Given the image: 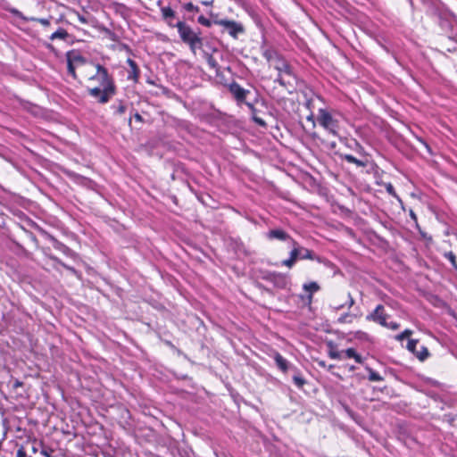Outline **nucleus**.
Instances as JSON below:
<instances>
[{"instance_id": "obj_1", "label": "nucleus", "mask_w": 457, "mask_h": 457, "mask_svg": "<svg viewBox=\"0 0 457 457\" xmlns=\"http://www.w3.org/2000/svg\"><path fill=\"white\" fill-rule=\"evenodd\" d=\"M96 69V74L92 75L89 80L96 81L98 86L88 88V94L96 98L100 104H106L116 94V87L106 68L97 63Z\"/></svg>"}, {"instance_id": "obj_2", "label": "nucleus", "mask_w": 457, "mask_h": 457, "mask_svg": "<svg viewBox=\"0 0 457 457\" xmlns=\"http://www.w3.org/2000/svg\"><path fill=\"white\" fill-rule=\"evenodd\" d=\"M268 60L273 62L274 68L278 72L275 82L278 83L284 87L292 86L293 81L295 79V76L290 64L284 58L278 54H276L274 57L269 56Z\"/></svg>"}, {"instance_id": "obj_3", "label": "nucleus", "mask_w": 457, "mask_h": 457, "mask_svg": "<svg viewBox=\"0 0 457 457\" xmlns=\"http://www.w3.org/2000/svg\"><path fill=\"white\" fill-rule=\"evenodd\" d=\"M181 40L187 44L193 53L203 46V40L200 37V33L195 32L187 24L183 21H179L175 25Z\"/></svg>"}, {"instance_id": "obj_4", "label": "nucleus", "mask_w": 457, "mask_h": 457, "mask_svg": "<svg viewBox=\"0 0 457 457\" xmlns=\"http://www.w3.org/2000/svg\"><path fill=\"white\" fill-rule=\"evenodd\" d=\"M317 120L328 133L335 137L338 136V121L326 109L319 110Z\"/></svg>"}, {"instance_id": "obj_5", "label": "nucleus", "mask_w": 457, "mask_h": 457, "mask_svg": "<svg viewBox=\"0 0 457 457\" xmlns=\"http://www.w3.org/2000/svg\"><path fill=\"white\" fill-rule=\"evenodd\" d=\"M228 90L237 104H246L247 96L251 94L250 90L245 89L237 82L233 81L228 85Z\"/></svg>"}, {"instance_id": "obj_6", "label": "nucleus", "mask_w": 457, "mask_h": 457, "mask_svg": "<svg viewBox=\"0 0 457 457\" xmlns=\"http://www.w3.org/2000/svg\"><path fill=\"white\" fill-rule=\"evenodd\" d=\"M388 316L389 315L385 311V307L382 304H378L372 312L366 316V320L383 326L386 325Z\"/></svg>"}, {"instance_id": "obj_7", "label": "nucleus", "mask_w": 457, "mask_h": 457, "mask_svg": "<svg viewBox=\"0 0 457 457\" xmlns=\"http://www.w3.org/2000/svg\"><path fill=\"white\" fill-rule=\"evenodd\" d=\"M214 23L224 27L228 30V34L233 37H237L238 33L244 31L243 27L234 21L218 20L215 21Z\"/></svg>"}, {"instance_id": "obj_8", "label": "nucleus", "mask_w": 457, "mask_h": 457, "mask_svg": "<svg viewBox=\"0 0 457 457\" xmlns=\"http://www.w3.org/2000/svg\"><path fill=\"white\" fill-rule=\"evenodd\" d=\"M266 279L279 289H285L290 284L289 278L282 273H270L267 276Z\"/></svg>"}, {"instance_id": "obj_9", "label": "nucleus", "mask_w": 457, "mask_h": 457, "mask_svg": "<svg viewBox=\"0 0 457 457\" xmlns=\"http://www.w3.org/2000/svg\"><path fill=\"white\" fill-rule=\"evenodd\" d=\"M292 250L289 254V258L282 261V265L287 268H292L295 262L300 259V252L298 250V243L295 239H291Z\"/></svg>"}, {"instance_id": "obj_10", "label": "nucleus", "mask_w": 457, "mask_h": 457, "mask_svg": "<svg viewBox=\"0 0 457 457\" xmlns=\"http://www.w3.org/2000/svg\"><path fill=\"white\" fill-rule=\"evenodd\" d=\"M266 238L269 240L288 241L291 244L293 239L288 233L282 228L270 229L266 233Z\"/></svg>"}, {"instance_id": "obj_11", "label": "nucleus", "mask_w": 457, "mask_h": 457, "mask_svg": "<svg viewBox=\"0 0 457 457\" xmlns=\"http://www.w3.org/2000/svg\"><path fill=\"white\" fill-rule=\"evenodd\" d=\"M46 237L52 243L53 246L63 254L67 256H72L74 254L73 251L70 247L57 240L54 236L46 234Z\"/></svg>"}, {"instance_id": "obj_12", "label": "nucleus", "mask_w": 457, "mask_h": 457, "mask_svg": "<svg viewBox=\"0 0 457 457\" xmlns=\"http://www.w3.org/2000/svg\"><path fill=\"white\" fill-rule=\"evenodd\" d=\"M258 94H256L254 99L252 101V102H248L245 104V105L249 108V110L251 111L252 112V118L253 120V121L262 126V127H265L266 126V122L260 117H258L256 115V108H255V104L258 103Z\"/></svg>"}, {"instance_id": "obj_13", "label": "nucleus", "mask_w": 457, "mask_h": 457, "mask_svg": "<svg viewBox=\"0 0 457 457\" xmlns=\"http://www.w3.org/2000/svg\"><path fill=\"white\" fill-rule=\"evenodd\" d=\"M298 250L300 252V260H305V259H308V260H315L319 262H321V258L318 255H316L313 251L308 249V248H305L303 246H301L299 244H298Z\"/></svg>"}, {"instance_id": "obj_14", "label": "nucleus", "mask_w": 457, "mask_h": 457, "mask_svg": "<svg viewBox=\"0 0 457 457\" xmlns=\"http://www.w3.org/2000/svg\"><path fill=\"white\" fill-rule=\"evenodd\" d=\"M66 59L67 62H71L75 65L83 64L85 62V58L78 51L75 50L69 51L66 54Z\"/></svg>"}, {"instance_id": "obj_15", "label": "nucleus", "mask_w": 457, "mask_h": 457, "mask_svg": "<svg viewBox=\"0 0 457 457\" xmlns=\"http://www.w3.org/2000/svg\"><path fill=\"white\" fill-rule=\"evenodd\" d=\"M127 63L130 68L128 74V79H132L137 82L139 77V69L137 64L130 58L127 60Z\"/></svg>"}, {"instance_id": "obj_16", "label": "nucleus", "mask_w": 457, "mask_h": 457, "mask_svg": "<svg viewBox=\"0 0 457 457\" xmlns=\"http://www.w3.org/2000/svg\"><path fill=\"white\" fill-rule=\"evenodd\" d=\"M162 18L167 21L169 26L175 27L170 21L175 17V12L169 6L161 9Z\"/></svg>"}, {"instance_id": "obj_17", "label": "nucleus", "mask_w": 457, "mask_h": 457, "mask_svg": "<svg viewBox=\"0 0 457 457\" xmlns=\"http://www.w3.org/2000/svg\"><path fill=\"white\" fill-rule=\"evenodd\" d=\"M274 361L277 364V366L284 372H286L288 368V361L278 353H276L274 356Z\"/></svg>"}, {"instance_id": "obj_18", "label": "nucleus", "mask_w": 457, "mask_h": 457, "mask_svg": "<svg viewBox=\"0 0 457 457\" xmlns=\"http://www.w3.org/2000/svg\"><path fill=\"white\" fill-rule=\"evenodd\" d=\"M303 287L305 291L310 293V295L308 296L309 302L312 301V294L315 292H318L320 288V286L318 285V283L314 282V281L303 284Z\"/></svg>"}, {"instance_id": "obj_19", "label": "nucleus", "mask_w": 457, "mask_h": 457, "mask_svg": "<svg viewBox=\"0 0 457 457\" xmlns=\"http://www.w3.org/2000/svg\"><path fill=\"white\" fill-rule=\"evenodd\" d=\"M69 37V33L64 29H58L55 32H54L50 36V40L54 41L55 39L66 40Z\"/></svg>"}, {"instance_id": "obj_20", "label": "nucleus", "mask_w": 457, "mask_h": 457, "mask_svg": "<svg viewBox=\"0 0 457 457\" xmlns=\"http://www.w3.org/2000/svg\"><path fill=\"white\" fill-rule=\"evenodd\" d=\"M341 157L347 162L353 163V164L357 165L358 167H365L366 166L365 162L357 159L356 157H354L352 154H343V155H341Z\"/></svg>"}, {"instance_id": "obj_21", "label": "nucleus", "mask_w": 457, "mask_h": 457, "mask_svg": "<svg viewBox=\"0 0 457 457\" xmlns=\"http://www.w3.org/2000/svg\"><path fill=\"white\" fill-rule=\"evenodd\" d=\"M328 346L329 347L328 356L331 359H334V360H341L342 359V353H340L337 350L336 345H334L333 342H329L328 344Z\"/></svg>"}, {"instance_id": "obj_22", "label": "nucleus", "mask_w": 457, "mask_h": 457, "mask_svg": "<svg viewBox=\"0 0 457 457\" xmlns=\"http://www.w3.org/2000/svg\"><path fill=\"white\" fill-rule=\"evenodd\" d=\"M344 353L347 358H353L355 360L356 362L362 363V357L359 353H357L353 348H348L345 351H344Z\"/></svg>"}, {"instance_id": "obj_23", "label": "nucleus", "mask_w": 457, "mask_h": 457, "mask_svg": "<svg viewBox=\"0 0 457 457\" xmlns=\"http://www.w3.org/2000/svg\"><path fill=\"white\" fill-rule=\"evenodd\" d=\"M112 109L113 110V113L115 115H122L125 113L127 106L123 102L120 101L117 104H113L112 105Z\"/></svg>"}, {"instance_id": "obj_24", "label": "nucleus", "mask_w": 457, "mask_h": 457, "mask_svg": "<svg viewBox=\"0 0 457 457\" xmlns=\"http://www.w3.org/2000/svg\"><path fill=\"white\" fill-rule=\"evenodd\" d=\"M357 316L355 314H352L349 312L342 314L338 319L337 322L340 324L343 323H352L353 319H355Z\"/></svg>"}, {"instance_id": "obj_25", "label": "nucleus", "mask_w": 457, "mask_h": 457, "mask_svg": "<svg viewBox=\"0 0 457 457\" xmlns=\"http://www.w3.org/2000/svg\"><path fill=\"white\" fill-rule=\"evenodd\" d=\"M366 369L369 371V380H370V381H382V380H384L383 377L380 376L375 370H373L371 368L367 367Z\"/></svg>"}, {"instance_id": "obj_26", "label": "nucleus", "mask_w": 457, "mask_h": 457, "mask_svg": "<svg viewBox=\"0 0 457 457\" xmlns=\"http://www.w3.org/2000/svg\"><path fill=\"white\" fill-rule=\"evenodd\" d=\"M429 353L426 346H421V350L416 352V357L421 361H425Z\"/></svg>"}, {"instance_id": "obj_27", "label": "nucleus", "mask_w": 457, "mask_h": 457, "mask_svg": "<svg viewBox=\"0 0 457 457\" xmlns=\"http://www.w3.org/2000/svg\"><path fill=\"white\" fill-rule=\"evenodd\" d=\"M444 256L451 262L453 267L457 270V262L455 254L450 251L444 253Z\"/></svg>"}, {"instance_id": "obj_28", "label": "nucleus", "mask_w": 457, "mask_h": 457, "mask_svg": "<svg viewBox=\"0 0 457 457\" xmlns=\"http://www.w3.org/2000/svg\"><path fill=\"white\" fill-rule=\"evenodd\" d=\"M293 381L298 388H302L306 383V380L298 373L293 377Z\"/></svg>"}, {"instance_id": "obj_29", "label": "nucleus", "mask_w": 457, "mask_h": 457, "mask_svg": "<svg viewBox=\"0 0 457 457\" xmlns=\"http://www.w3.org/2000/svg\"><path fill=\"white\" fill-rule=\"evenodd\" d=\"M386 192L391 195L392 196L395 197L401 204H403V201L396 194L394 186L391 183H388L386 185Z\"/></svg>"}, {"instance_id": "obj_30", "label": "nucleus", "mask_w": 457, "mask_h": 457, "mask_svg": "<svg viewBox=\"0 0 457 457\" xmlns=\"http://www.w3.org/2000/svg\"><path fill=\"white\" fill-rule=\"evenodd\" d=\"M418 343H419V340H417V339H410L407 344V349L411 353H414L415 355H416V352H417L416 346H417Z\"/></svg>"}, {"instance_id": "obj_31", "label": "nucleus", "mask_w": 457, "mask_h": 457, "mask_svg": "<svg viewBox=\"0 0 457 457\" xmlns=\"http://www.w3.org/2000/svg\"><path fill=\"white\" fill-rule=\"evenodd\" d=\"M412 335V330L411 329H405L402 333L395 336V339L397 341H403V339L411 337Z\"/></svg>"}, {"instance_id": "obj_32", "label": "nucleus", "mask_w": 457, "mask_h": 457, "mask_svg": "<svg viewBox=\"0 0 457 457\" xmlns=\"http://www.w3.org/2000/svg\"><path fill=\"white\" fill-rule=\"evenodd\" d=\"M348 299L349 301L346 303H344V304H340L338 306H336L335 309L336 310H340L342 309L343 307H345V305L348 307V308H351L353 304H354V300L353 298L352 297L351 294L349 293L348 294Z\"/></svg>"}, {"instance_id": "obj_33", "label": "nucleus", "mask_w": 457, "mask_h": 457, "mask_svg": "<svg viewBox=\"0 0 457 457\" xmlns=\"http://www.w3.org/2000/svg\"><path fill=\"white\" fill-rule=\"evenodd\" d=\"M207 63L212 69L217 70L219 67L216 60L211 54L207 55Z\"/></svg>"}, {"instance_id": "obj_34", "label": "nucleus", "mask_w": 457, "mask_h": 457, "mask_svg": "<svg viewBox=\"0 0 457 457\" xmlns=\"http://www.w3.org/2000/svg\"><path fill=\"white\" fill-rule=\"evenodd\" d=\"M197 21L201 25L208 27V28L212 26V21L210 20H208L207 18H205L204 16H203V15L198 17Z\"/></svg>"}, {"instance_id": "obj_35", "label": "nucleus", "mask_w": 457, "mask_h": 457, "mask_svg": "<svg viewBox=\"0 0 457 457\" xmlns=\"http://www.w3.org/2000/svg\"><path fill=\"white\" fill-rule=\"evenodd\" d=\"M30 20L34 21H37L41 25H43L45 27H47V26L50 25V20L49 19H46V18H31Z\"/></svg>"}, {"instance_id": "obj_36", "label": "nucleus", "mask_w": 457, "mask_h": 457, "mask_svg": "<svg viewBox=\"0 0 457 457\" xmlns=\"http://www.w3.org/2000/svg\"><path fill=\"white\" fill-rule=\"evenodd\" d=\"M382 327L387 328L391 330H397L400 328V324L397 322H394V321H391V322L386 321V325H383Z\"/></svg>"}, {"instance_id": "obj_37", "label": "nucleus", "mask_w": 457, "mask_h": 457, "mask_svg": "<svg viewBox=\"0 0 457 457\" xmlns=\"http://www.w3.org/2000/svg\"><path fill=\"white\" fill-rule=\"evenodd\" d=\"M67 70L69 74H71L74 79L76 78V65L71 62H67Z\"/></svg>"}, {"instance_id": "obj_38", "label": "nucleus", "mask_w": 457, "mask_h": 457, "mask_svg": "<svg viewBox=\"0 0 457 457\" xmlns=\"http://www.w3.org/2000/svg\"><path fill=\"white\" fill-rule=\"evenodd\" d=\"M185 10L187 12H199L198 6L194 5L192 3H187L184 5Z\"/></svg>"}, {"instance_id": "obj_39", "label": "nucleus", "mask_w": 457, "mask_h": 457, "mask_svg": "<svg viewBox=\"0 0 457 457\" xmlns=\"http://www.w3.org/2000/svg\"><path fill=\"white\" fill-rule=\"evenodd\" d=\"M409 214H410V217L411 218V220L414 221L416 228H420L419 223H418L417 215L415 214L413 210L411 209L409 212Z\"/></svg>"}, {"instance_id": "obj_40", "label": "nucleus", "mask_w": 457, "mask_h": 457, "mask_svg": "<svg viewBox=\"0 0 457 457\" xmlns=\"http://www.w3.org/2000/svg\"><path fill=\"white\" fill-rule=\"evenodd\" d=\"M16 457H27L26 451L23 446H21L16 453Z\"/></svg>"}, {"instance_id": "obj_41", "label": "nucleus", "mask_w": 457, "mask_h": 457, "mask_svg": "<svg viewBox=\"0 0 457 457\" xmlns=\"http://www.w3.org/2000/svg\"><path fill=\"white\" fill-rule=\"evenodd\" d=\"M76 15H77V18L78 20L82 23V24H87L88 22L87 19L84 16V15H81L79 12H76Z\"/></svg>"}, {"instance_id": "obj_42", "label": "nucleus", "mask_w": 457, "mask_h": 457, "mask_svg": "<svg viewBox=\"0 0 457 457\" xmlns=\"http://www.w3.org/2000/svg\"><path fill=\"white\" fill-rule=\"evenodd\" d=\"M61 266H62L64 269L70 270L71 272L76 274L77 273V270L73 268V267H71L67 264H65L64 262H62V264H60Z\"/></svg>"}, {"instance_id": "obj_43", "label": "nucleus", "mask_w": 457, "mask_h": 457, "mask_svg": "<svg viewBox=\"0 0 457 457\" xmlns=\"http://www.w3.org/2000/svg\"><path fill=\"white\" fill-rule=\"evenodd\" d=\"M49 258L54 261V262H56L57 264H62V262L57 258L56 256H54V255H49Z\"/></svg>"}, {"instance_id": "obj_44", "label": "nucleus", "mask_w": 457, "mask_h": 457, "mask_svg": "<svg viewBox=\"0 0 457 457\" xmlns=\"http://www.w3.org/2000/svg\"><path fill=\"white\" fill-rule=\"evenodd\" d=\"M134 118L137 121H140L142 122L143 121V117L138 113V112H136L134 114Z\"/></svg>"}, {"instance_id": "obj_45", "label": "nucleus", "mask_w": 457, "mask_h": 457, "mask_svg": "<svg viewBox=\"0 0 457 457\" xmlns=\"http://www.w3.org/2000/svg\"><path fill=\"white\" fill-rule=\"evenodd\" d=\"M12 13H14L16 16H18V17H21V18H23V19H24V17L22 16L21 12H19L18 10H12Z\"/></svg>"}, {"instance_id": "obj_46", "label": "nucleus", "mask_w": 457, "mask_h": 457, "mask_svg": "<svg viewBox=\"0 0 457 457\" xmlns=\"http://www.w3.org/2000/svg\"><path fill=\"white\" fill-rule=\"evenodd\" d=\"M202 4L204 5H211L212 4V1H204L202 2Z\"/></svg>"}, {"instance_id": "obj_47", "label": "nucleus", "mask_w": 457, "mask_h": 457, "mask_svg": "<svg viewBox=\"0 0 457 457\" xmlns=\"http://www.w3.org/2000/svg\"><path fill=\"white\" fill-rule=\"evenodd\" d=\"M21 386V382H20V381H18V380H17V381L15 382V384H14V386H15V387H17V386Z\"/></svg>"}, {"instance_id": "obj_48", "label": "nucleus", "mask_w": 457, "mask_h": 457, "mask_svg": "<svg viewBox=\"0 0 457 457\" xmlns=\"http://www.w3.org/2000/svg\"><path fill=\"white\" fill-rule=\"evenodd\" d=\"M336 145H337V144H336L335 142L331 143V147H332V148H335V147H336Z\"/></svg>"}, {"instance_id": "obj_49", "label": "nucleus", "mask_w": 457, "mask_h": 457, "mask_svg": "<svg viewBox=\"0 0 457 457\" xmlns=\"http://www.w3.org/2000/svg\"><path fill=\"white\" fill-rule=\"evenodd\" d=\"M128 124H129V126H130V125H131V117L129 119V120H128Z\"/></svg>"}, {"instance_id": "obj_50", "label": "nucleus", "mask_w": 457, "mask_h": 457, "mask_svg": "<svg viewBox=\"0 0 457 457\" xmlns=\"http://www.w3.org/2000/svg\"><path fill=\"white\" fill-rule=\"evenodd\" d=\"M411 4H412V0H408Z\"/></svg>"}]
</instances>
